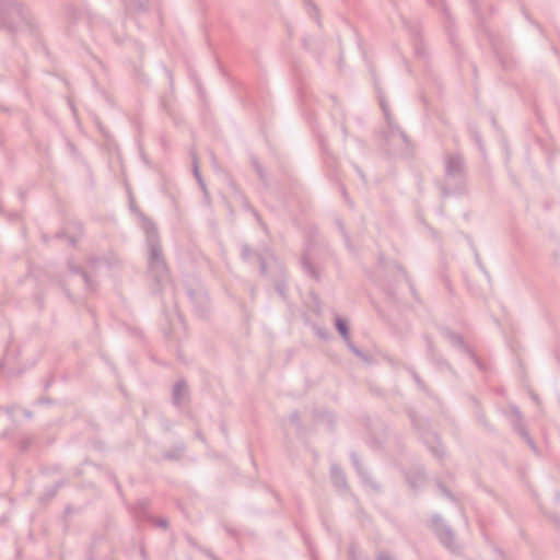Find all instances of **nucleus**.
<instances>
[{
  "label": "nucleus",
  "mask_w": 560,
  "mask_h": 560,
  "mask_svg": "<svg viewBox=\"0 0 560 560\" xmlns=\"http://www.w3.org/2000/svg\"><path fill=\"white\" fill-rule=\"evenodd\" d=\"M337 326H338V329L339 331L346 337L347 336V328H346V325L345 323H342L341 320H339L337 323Z\"/></svg>",
  "instance_id": "obj_4"
},
{
  "label": "nucleus",
  "mask_w": 560,
  "mask_h": 560,
  "mask_svg": "<svg viewBox=\"0 0 560 560\" xmlns=\"http://www.w3.org/2000/svg\"><path fill=\"white\" fill-rule=\"evenodd\" d=\"M194 175L199 184V187L201 188L203 195H205V201L207 205H210V198H209V192L207 190V187H206V184L203 183L202 178H201V175L199 173V168H198V164L196 162V160H194Z\"/></svg>",
  "instance_id": "obj_3"
},
{
  "label": "nucleus",
  "mask_w": 560,
  "mask_h": 560,
  "mask_svg": "<svg viewBox=\"0 0 560 560\" xmlns=\"http://www.w3.org/2000/svg\"><path fill=\"white\" fill-rule=\"evenodd\" d=\"M82 278L88 283V275L86 273H82Z\"/></svg>",
  "instance_id": "obj_6"
},
{
  "label": "nucleus",
  "mask_w": 560,
  "mask_h": 560,
  "mask_svg": "<svg viewBox=\"0 0 560 560\" xmlns=\"http://www.w3.org/2000/svg\"><path fill=\"white\" fill-rule=\"evenodd\" d=\"M158 525L163 527V528H166L167 526V521L166 520H159L158 521Z\"/></svg>",
  "instance_id": "obj_5"
},
{
  "label": "nucleus",
  "mask_w": 560,
  "mask_h": 560,
  "mask_svg": "<svg viewBox=\"0 0 560 560\" xmlns=\"http://www.w3.org/2000/svg\"><path fill=\"white\" fill-rule=\"evenodd\" d=\"M144 229L148 234L149 270L158 281H163L167 278V267L158 242L156 228L153 223L147 222Z\"/></svg>",
  "instance_id": "obj_1"
},
{
  "label": "nucleus",
  "mask_w": 560,
  "mask_h": 560,
  "mask_svg": "<svg viewBox=\"0 0 560 560\" xmlns=\"http://www.w3.org/2000/svg\"><path fill=\"white\" fill-rule=\"evenodd\" d=\"M71 244H74L75 243V240L74 238H71L70 240Z\"/></svg>",
  "instance_id": "obj_7"
},
{
  "label": "nucleus",
  "mask_w": 560,
  "mask_h": 560,
  "mask_svg": "<svg viewBox=\"0 0 560 560\" xmlns=\"http://www.w3.org/2000/svg\"><path fill=\"white\" fill-rule=\"evenodd\" d=\"M188 397V387L185 382L178 381L173 387V402L176 406L185 404Z\"/></svg>",
  "instance_id": "obj_2"
}]
</instances>
